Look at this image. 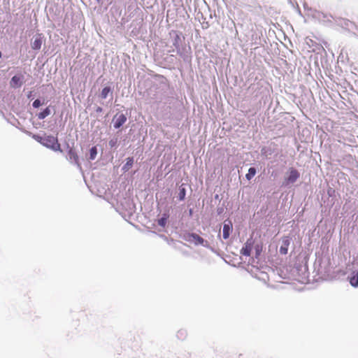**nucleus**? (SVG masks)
Here are the masks:
<instances>
[{
	"label": "nucleus",
	"instance_id": "1",
	"mask_svg": "<svg viewBox=\"0 0 358 358\" xmlns=\"http://www.w3.org/2000/svg\"><path fill=\"white\" fill-rule=\"evenodd\" d=\"M170 36L172 38V44L175 47L177 54L181 57L184 61L189 62L190 60V48L182 45L185 37L182 34L177 31H171Z\"/></svg>",
	"mask_w": 358,
	"mask_h": 358
},
{
	"label": "nucleus",
	"instance_id": "2",
	"mask_svg": "<svg viewBox=\"0 0 358 358\" xmlns=\"http://www.w3.org/2000/svg\"><path fill=\"white\" fill-rule=\"evenodd\" d=\"M300 178V173L294 168H289L285 173L284 180L282 183L283 187H289L294 184Z\"/></svg>",
	"mask_w": 358,
	"mask_h": 358
},
{
	"label": "nucleus",
	"instance_id": "3",
	"mask_svg": "<svg viewBox=\"0 0 358 358\" xmlns=\"http://www.w3.org/2000/svg\"><path fill=\"white\" fill-rule=\"evenodd\" d=\"M43 145L51 149L53 151H60L61 146L60 144L58 143V140L57 137H55L53 136H45V139L43 140Z\"/></svg>",
	"mask_w": 358,
	"mask_h": 358
},
{
	"label": "nucleus",
	"instance_id": "4",
	"mask_svg": "<svg viewBox=\"0 0 358 358\" xmlns=\"http://www.w3.org/2000/svg\"><path fill=\"white\" fill-rule=\"evenodd\" d=\"M66 158L69 161L70 163L76 165V166L80 170H82L81 164L79 162V157L78 156L77 152H76V150L74 149H73L71 148L69 149Z\"/></svg>",
	"mask_w": 358,
	"mask_h": 358
},
{
	"label": "nucleus",
	"instance_id": "5",
	"mask_svg": "<svg viewBox=\"0 0 358 358\" xmlns=\"http://www.w3.org/2000/svg\"><path fill=\"white\" fill-rule=\"evenodd\" d=\"M185 240L189 243H194L196 245H202L203 246H206V245H205L204 243H207V241H206L202 237L194 233L188 234L186 236Z\"/></svg>",
	"mask_w": 358,
	"mask_h": 358
},
{
	"label": "nucleus",
	"instance_id": "6",
	"mask_svg": "<svg viewBox=\"0 0 358 358\" xmlns=\"http://www.w3.org/2000/svg\"><path fill=\"white\" fill-rule=\"evenodd\" d=\"M24 76L22 74L15 75L10 81V85L12 87H20L24 82Z\"/></svg>",
	"mask_w": 358,
	"mask_h": 358
},
{
	"label": "nucleus",
	"instance_id": "7",
	"mask_svg": "<svg viewBox=\"0 0 358 358\" xmlns=\"http://www.w3.org/2000/svg\"><path fill=\"white\" fill-rule=\"evenodd\" d=\"M127 117L124 114H117L113 117L114 127L115 129L120 128L127 121Z\"/></svg>",
	"mask_w": 358,
	"mask_h": 358
},
{
	"label": "nucleus",
	"instance_id": "8",
	"mask_svg": "<svg viewBox=\"0 0 358 358\" xmlns=\"http://www.w3.org/2000/svg\"><path fill=\"white\" fill-rule=\"evenodd\" d=\"M232 230V224L229 220H225L222 228V236L224 239L229 238Z\"/></svg>",
	"mask_w": 358,
	"mask_h": 358
},
{
	"label": "nucleus",
	"instance_id": "9",
	"mask_svg": "<svg viewBox=\"0 0 358 358\" xmlns=\"http://www.w3.org/2000/svg\"><path fill=\"white\" fill-rule=\"evenodd\" d=\"M291 239L288 236L282 238V245L280 247L279 252L281 255H287L288 252V248L290 245Z\"/></svg>",
	"mask_w": 358,
	"mask_h": 358
},
{
	"label": "nucleus",
	"instance_id": "10",
	"mask_svg": "<svg viewBox=\"0 0 358 358\" xmlns=\"http://www.w3.org/2000/svg\"><path fill=\"white\" fill-rule=\"evenodd\" d=\"M252 241L249 239L246 241V243L244 244V246L241 250V254L246 257L250 256L252 250Z\"/></svg>",
	"mask_w": 358,
	"mask_h": 358
},
{
	"label": "nucleus",
	"instance_id": "11",
	"mask_svg": "<svg viewBox=\"0 0 358 358\" xmlns=\"http://www.w3.org/2000/svg\"><path fill=\"white\" fill-rule=\"evenodd\" d=\"M349 281L350 285L354 287H358V271H353L350 276H349Z\"/></svg>",
	"mask_w": 358,
	"mask_h": 358
},
{
	"label": "nucleus",
	"instance_id": "12",
	"mask_svg": "<svg viewBox=\"0 0 358 358\" xmlns=\"http://www.w3.org/2000/svg\"><path fill=\"white\" fill-rule=\"evenodd\" d=\"M110 94L111 96L113 95V90L112 88L109 86L105 87L102 89L101 92L100 96L101 99H105L108 97V94Z\"/></svg>",
	"mask_w": 358,
	"mask_h": 358
},
{
	"label": "nucleus",
	"instance_id": "13",
	"mask_svg": "<svg viewBox=\"0 0 358 358\" xmlns=\"http://www.w3.org/2000/svg\"><path fill=\"white\" fill-rule=\"evenodd\" d=\"M42 45V40L41 37L35 38L34 41L31 43V46L33 50H40Z\"/></svg>",
	"mask_w": 358,
	"mask_h": 358
},
{
	"label": "nucleus",
	"instance_id": "14",
	"mask_svg": "<svg viewBox=\"0 0 358 358\" xmlns=\"http://www.w3.org/2000/svg\"><path fill=\"white\" fill-rule=\"evenodd\" d=\"M133 163H134V159L133 157H128L127 159V162L125 163V164L122 166V170L124 172H127L128 171L130 168L133 165Z\"/></svg>",
	"mask_w": 358,
	"mask_h": 358
},
{
	"label": "nucleus",
	"instance_id": "15",
	"mask_svg": "<svg viewBox=\"0 0 358 358\" xmlns=\"http://www.w3.org/2000/svg\"><path fill=\"white\" fill-rule=\"evenodd\" d=\"M51 113V111L49 108V107H47L45 108L42 112L39 113L37 116L39 120H43L48 115H50Z\"/></svg>",
	"mask_w": 358,
	"mask_h": 358
},
{
	"label": "nucleus",
	"instance_id": "16",
	"mask_svg": "<svg viewBox=\"0 0 358 358\" xmlns=\"http://www.w3.org/2000/svg\"><path fill=\"white\" fill-rule=\"evenodd\" d=\"M169 215L167 213H164L162 217L158 220V224L162 227H164L166 224L167 220Z\"/></svg>",
	"mask_w": 358,
	"mask_h": 358
},
{
	"label": "nucleus",
	"instance_id": "17",
	"mask_svg": "<svg viewBox=\"0 0 358 358\" xmlns=\"http://www.w3.org/2000/svg\"><path fill=\"white\" fill-rule=\"evenodd\" d=\"M186 189L183 185L179 187L178 199L180 201H183L185 198Z\"/></svg>",
	"mask_w": 358,
	"mask_h": 358
},
{
	"label": "nucleus",
	"instance_id": "18",
	"mask_svg": "<svg viewBox=\"0 0 358 358\" xmlns=\"http://www.w3.org/2000/svg\"><path fill=\"white\" fill-rule=\"evenodd\" d=\"M96 155H97V148L96 146H93L90 150L89 160L95 159Z\"/></svg>",
	"mask_w": 358,
	"mask_h": 358
},
{
	"label": "nucleus",
	"instance_id": "19",
	"mask_svg": "<svg viewBox=\"0 0 358 358\" xmlns=\"http://www.w3.org/2000/svg\"><path fill=\"white\" fill-rule=\"evenodd\" d=\"M256 172V169L255 167H250L248 173L245 175L247 180H250L255 176Z\"/></svg>",
	"mask_w": 358,
	"mask_h": 358
},
{
	"label": "nucleus",
	"instance_id": "20",
	"mask_svg": "<svg viewBox=\"0 0 358 358\" xmlns=\"http://www.w3.org/2000/svg\"><path fill=\"white\" fill-rule=\"evenodd\" d=\"M187 336V332L185 329H180L177 332V337L180 340H184Z\"/></svg>",
	"mask_w": 358,
	"mask_h": 358
},
{
	"label": "nucleus",
	"instance_id": "21",
	"mask_svg": "<svg viewBox=\"0 0 358 358\" xmlns=\"http://www.w3.org/2000/svg\"><path fill=\"white\" fill-rule=\"evenodd\" d=\"M31 136L34 140H36L37 142H38L43 145V141H44L43 140L45 139V136H41L38 134H32Z\"/></svg>",
	"mask_w": 358,
	"mask_h": 358
},
{
	"label": "nucleus",
	"instance_id": "22",
	"mask_svg": "<svg viewBox=\"0 0 358 358\" xmlns=\"http://www.w3.org/2000/svg\"><path fill=\"white\" fill-rule=\"evenodd\" d=\"M41 104H42V103H41V102L40 99H36V100L33 102L32 106H33V107H34V108H39V107L41 106Z\"/></svg>",
	"mask_w": 358,
	"mask_h": 358
},
{
	"label": "nucleus",
	"instance_id": "23",
	"mask_svg": "<svg viewBox=\"0 0 358 358\" xmlns=\"http://www.w3.org/2000/svg\"><path fill=\"white\" fill-rule=\"evenodd\" d=\"M116 143H117V140H115V139H111V140L109 141V143H108L109 145H110L111 148L114 147V146L116 145Z\"/></svg>",
	"mask_w": 358,
	"mask_h": 358
},
{
	"label": "nucleus",
	"instance_id": "24",
	"mask_svg": "<svg viewBox=\"0 0 358 358\" xmlns=\"http://www.w3.org/2000/svg\"><path fill=\"white\" fill-rule=\"evenodd\" d=\"M96 112H97V113H101V112H102V108H101V107H99H99H97V108L96 109Z\"/></svg>",
	"mask_w": 358,
	"mask_h": 358
},
{
	"label": "nucleus",
	"instance_id": "25",
	"mask_svg": "<svg viewBox=\"0 0 358 358\" xmlns=\"http://www.w3.org/2000/svg\"><path fill=\"white\" fill-rule=\"evenodd\" d=\"M28 99H32V92H29L27 94Z\"/></svg>",
	"mask_w": 358,
	"mask_h": 358
},
{
	"label": "nucleus",
	"instance_id": "26",
	"mask_svg": "<svg viewBox=\"0 0 358 358\" xmlns=\"http://www.w3.org/2000/svg\"><path fill=\"white\" fill-rule=\"evenodd\" d=\"M323 17H324V18H327V21H331L327 15H323Z\"/></svg>",
	"mask_w": 358,
	"mask_h": 358
},
{
	"label": "nucleus",
	"instance_id": "27",
	"mask_svg": "<svg viewBox=\"0 0 358 358\" xmlns=\"http://www.w3.org/2000/svg\"><path fill=\"white\" fill-rule=\"evenodd\" d=\"M189 215H192V209H189Z\"/></svg>",
	"mask_w": 358,
	"mask_h": 358
},
{
	"label": "nucleus",
	"instance_id": "28",
	"mask_svg": "<svg viewBox=\"0 0 358 358\" xmlns=\"http://www.w3.org/2000/svg\"><path fill=\"white\" fill-rule=\"evenodd\" d=\"M2 56V54H1V52L0 51V58Z\"/></svg>",
	"mask_w": 358,
	"mask_h": 358
}]
</instances>
